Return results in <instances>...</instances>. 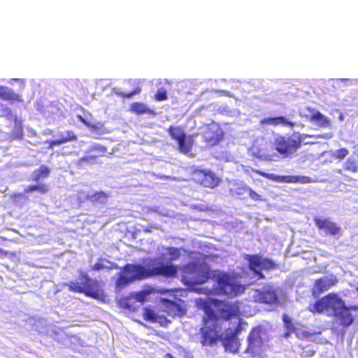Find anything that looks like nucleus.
I'll list each match as a JSON object with an SVG mask.
<instances>
[{"instance_id": "obj_12", "label": "nucleus", "mask_w": 358, "mask_h": 358, "mask_svg": "<svg viewBox=\"0 0 358 358\" xmlns=\"http://www.w3.org/2000/svg\"><path fill=\"white\" fill-rule=\"evenodd\" d=\"M203 326L201 329V344L203 346L213 345L217 341L222 339V334L217 331L219 322H206L205 317L203 320Z\"/></svg>"}, {"instance_id": "obj_16", "label": "nucleus", "mask_w": 358, "mask_h": 358, "mask_svg": "<svg viewBox=\"0 0 358 358\" xmlns=\"http://www.w3.org/2000/svg\"><path fill=\"white\" fill-rule=\"evenodd\" d=\"M159 302L163 306V310L172 317H182L186 315L187 309L184 305V301L179 299L178 302L166 299H160Z\"/></svg>"}, {"instance_id": "obj_11", "label": "nucleus", "mask_w": 358, "mask_h": 358, "mask_svg": "<svg viewBox=\"0 0 358 358\" xmlns=\"http://www.w3.org/2000/svg\"><path fill=\"white\" fill-rule=\"evenodd\" d=\"M224 136L222 129L215 123L207 124L202 132L203 142L207 149L217 145L224 139Z\"/></svg>"}, {"instance_id": "obj_41", "label": "nucleus", "mask_w": 358, "mask_h": 358, "mask_svg": "<svg viewBox=\"0 0 358 358\" xmlns=\"http://www.w3.org/2000/svg\"><path fill=\"white\" fill-rule=\"evenodd\" d=\"M141 89L140 87H136L133 92L129 93H122L121 96L124 98H130L132 96L140 93Z\"/></svg>"}, {"instance_id": "obj_20", "label": "nucleus", "mask_w": 358, "mask_h": 358, "mask_svg": "<svg viewBox=\"0 0 358 358\" xmlns=\"http://www.w3.org/2000/svg\"><path fill=\"white\" fill-rule=\"evenodd\" d=\"M338 282L337 277L333 274L327 275L317 279L314 282V288L317 291H327Z\"/></svg>"}, {"instance_id": "obj_31", "label": "nucleus", "mask_w": 358, "mask_h": 358, "mask_svg": "<svg viewBox=\"0 0 358 358\" xmlns=\"http://www.w3.org/2000/svg\"><path fill=\"white\" fill-rule=\"evenodd\" d=\"M77 118L80 122H81L86 127H87V128L92 132L101 133V131L103 130V123L93 124L80 115H77Z\"/></svg>"}, {"instance_id": "obj_35", "label": "nucleus", "mask_w": 358, "mask_h": 358, "mask_svg": "<svg viewBox=\"0 0 358 358\" xmlns=\"http://www.w3.org/2000/svg\"><path fill=\"white\" fill-rule=\"evenodd\" d=\"M88 297L99 300L103 303L108 301L105 292H84Z\"/></svg>"}, {"instance_id": "obj_3", "label": "nucleus", "mask_w": 358, "mask_h": 358, "mask_svg": "<svg viewBox=\"0 0 358 358\" xmlns=\"http://www.w3.org/2000/svg\"><path fill=\"white\" fill-rule=\"evenodd\" d=\"M199 308L205 313V321L219 322L220 319L229 321L240 316V302H228L213 299H198Z\"/></svg>"}, {"instance_id": "obj_15", "label": "nucleus", "mask_w": 358, "mask_h": 358, "mask_svg": "<svg viewBox=\"0 0 358 358\" xmlns=\"http://www.w3.org/2000/svg\"><path fill=\"white\" fill-rule=\"evenodd\" d=\"M264 333V329L261 325L256 326L250 330L248 336L246 352L254 353L262 348L263 345L262 334Z\"/></svg>"}, {"instance_id": "obj_49", "label": "nucleus", "mask_w": 358, "mask_h": 358, "mask_svg": "<svg viewBox=\"0 0 358 358\" xmlns=\"http://www.w3.org/2000/svg\"><path fill=\"white\" fill-rule=\"evenodd\" d=\"M357 291H358V287H357Z\"/></svg>"}, {"instance_id": "obj_36", "label": "nucleus", "mask_w": 358, "mask_h": 358, "mask_svg": "<svg viewBox=\"0 0 358 358\" xmlns=\"http://www.w3.org/2000/svg\"><path fill=\"white\" fill-rule=\"evenodd\" d=\"M348 153H349V151L347 148H342L341 149L337 150L332 155V157L335 159H338V161H342L348 155Z\"/></svg>"}, {"instance_id": "obj_50", "label": "nucleus", "mask_w": 358, "mask_h": 358, "mask_svg": "<svg viewBox=\"0 0 358 358\" xmlns=\"http://www.w3.org/2000/svg\"><path fill=\"white\" fill-rule=\"evenodd\" d=\"M191 358H193V357H191Z\"/></svg>"}, {"instance_id": "obj_13", "label": "nucleus", "mask_w": 358, "mask_h": 358, "mask_svg": "<svg viewBox=\"0 0 358 358\" xmlns=\"http://www.w3.org/2000/svg\"><path fill=\"white\" fill-rule=\"evenodd\" d=\"M152 292H131L127 297H121L117 299L119 308L129 312H134L137 309L135 306L136 302L143 303L148 301L147 296Z\"/></svg>"}, {"instance_id": "obj_8", "label": "nucleus", "mask_w": 358, "mask_h": 358, "mask_svg": "<svg viewBox=\"0 0 358 358\" xmlns=\"http://www.w3.org/2000/svg\"><path fill=\"white\" fill-rule=\"evenodd\" d=\"M190 180L196 185L209 189H215L222 181V179L214 171L199 166L192 168Z\"/></svg>"}, {"instance_id": "obj_45", "label": "nucleus", "mask_w": 358, "mask_h": 358, "mask_svg": "<svg viewBox=\"0 0 358 358\" xmlns=\"http://www.w3.org/2000/svg\"><path fill=\"white\" fill-rule=\"evenodd\" d=\"M24 197V195L22 193H15L11 196V198L13 201H15L18 199H22Z\"/></svg>"}, {"instance_id": "obj_14", "label": "nucleus", "mask_w": 358, "mask_h": 358, "mask_svg": "<svg viewBox=\"0 0 358 358\" xmlns=\"http://www.w3.org/2000/svg\"><path fill=\"white\" fill-rule=\"evenodd\" d=\"M253 171L261 176L278 182L307 184L312 182V179L306 176H276L260 170H254Z\"/></svg>"}, {"instance_id": "obj_1", "label": "nucleus", "mask_w": 358, "mask_h": 358, "mask_svg": "<svg viewBox=\"0 0 358 358\" xmlns=\"http://www.w3.org/2000/svg\"><path fill=\"white\" fill-rule=\"evenodd\" d=\"M145 266L139 264H127L118 273L115 281V287L118 289H123L131 283L150 277L162 275L166 278L177 276L178 267L173 264H164L152 259Z\"/></svg>"}, {"instance_id": "obj_30", "label": "nucleus", "mask_w": 358, "mask_h": 358, "mask_svg": "<svg viewBox=\"0 0 358 358\" xmlns=\"http://www.w3.org/2000/svg\"><path fill=\"white\" fill-rule=\"evenodd\" d=\"M87 199L92 203H106L108 199V194L104 192H96L87 196Z\"/></svg>"}, {"instance_id": "obj_34", "label": "nucleus", "mask_w": 358, "mask_h": 358, "mask_svg": "<svg viewBox=\"0 0 358 358\" xmlns=\"http://www.w3.org/2000/svg\"><path fill=\"white\" fill-rule=\"evenodd\" d=\"M343 169L346 171L356 173L358 172V162L352 157L348 158L343 165Z\"/></svg>"}, {"instance_id": "obj_5", "label": "nucleus", "mask_w": 358, "mask_h": 358, "mask_svg": "<svg viewBox=\"0 0 358 358\" xmlns=\"http://www.w3.org/2000/svg\"><path fill=\"white\" fill-rule=\"evenodd\" d=\"M241 275L239 273L233 272H224L219 270H210V279L217 285L215 291H244L245 287L239 281ZM214 291L213 289H211Z\"/></svg>"}, {"instance_id": "obj_28", "label": "nucleus", "mask_w": 358, "mask_h": 358, "mask_svg": "<svg viewBox=\"0 0 358 358\" xmlns=\"http://www.w3.org/2000/svg\"><path fill=\"white\" fill-rule=\"evenodd\" d=\"M50 170L45 165H41L38 169L33 171L31 179L35 182H38L41 180L47 178L50 176Z\"/></svg>"}, {"instance_id": "obj_29", "label": "nucleus", "mask_w": 358, "mask_h": 358, "mask_svg": "<svg viewBox=\"0 0 358 358\" xmlns=\"http://www.w3.org/2000/svg\"><path fill=\"white\" fill-rule=\"evenodd\" d=\"M50 191V187L48 184L45 183H40L36 185H32L27 186L24 189V193H31L34 192H37L41 195L47 194Z\"/></svg>"}, {"instance_id": "obj_26", "label": "nucleus", "mask_w": 358, "mask_h": 358, "mask_svg": "<svg viewBox=\"0 0 358 358\" xmlns=\"http://www.w3.org/2000/svg\"><path fill=\"white\" fill-rule=\"evenodd\" d=\"M275 294L276 292H258L255 300L260 303L278 305L280 302Z\"/></svg>"}, {"instance_id": "obj_9", "label": "nucleus", "mask_w": 358, "mask_h": 358, "mask_svg": "<svg viewBox=\"0 0 358 358\" xmlns=\"http://www.w3.org/2000/svg\"><path fill=\"white\" fill-rule=\"evenodd\" d=\"M245 259L248 262V268L258 279L264 278L262 270L271 271L278 268V265L271 259L263 258L259 255H246Z\"/></svg>"}, {"instance_id": "obj_32", "label": "nucleus", "mask_w": 358, "mask_h": 358, "mask_svg": "<svg viewBox=\"0 0 358 358\" xmlns=\"http://www.w3.org/2000/svg\"><path fill=\"white\" fill-rule=\"evenodd\" d=\"M130 110L137 115L149 114L152 110L145 104L141 102H134L130 106Z\"/></svg>"}, {"instance_id": "obj_22", "label": "nucleus", "mask_w": 358, "mask_h": 358, "mask_svg": "<svg viewBox=\"0 0 358 358\" xmlns=\"http://www.w3.org/2000/svg\"><path fill=\"white\" fill-rule=\"evenodd\" d=\"M143 318L145 321L152 323H159L161 326L165 327L171 323V321L164 315H159L154 310L150 307H146L143 313Z\"/></svg>"}, {"instance_id": "obj_6", "label": "nucleus", "mask_w": 358, "mask_h": 358, "mask_svg": "<svg viewBox=\"0 0 358 358\" xmlns=\"http://www.w3.org/2000/svg\"><path fill=\"white\" fill-rule=\"evenodd\" d=\"M311 136L307 134H292L291 136H278L274 139L273 145L276 152L283 157L293 155L301 146L302 141L306 137Z\"/></svg>"}, {"instance_id": "obj_19", "label": "nucleus", "mask_w": 358, "mask_h": 358, "mask_svg": "<svg viewBox=\"0 0 358 358\" xmlns=\"http://www.w3.org/2000/svg\"><path fill=\"white\" fill-rule=\"evenodd\" d=\"M314 222L319 229H323L327 234L336 236L341 234V228L335 223L328 219L315 217Z\"/></svg>"}, {"instance_id": "obj_44", "label": "nucleus", "mask_w": 358, "mask_h": 358, "mask_svg": "<svg viewBox=\"0 0 358 358\" xmlns=\"http://www.w3.org/2000/svg\"><path fill=\"white\" fill-rule=\"evenodd\" d=\"M315 352L313 350H305L303 351V356L305 357H312L315 355Z\"/></svg>"}, {"instance_id": "obj_38", "label": "nucleus", "mask_w": 358, "mask_h": 358, "mask_svg": "<svg viewBox=\"0 0 358 358\" xmlns=\"http://www.w3.org/2000/svg\"><path fill=\"white\" fill-rule=\"evenodd\" d=\"M167 252L171 261L178 259L180 256V249L178 248L169 247L167 248Z\"/></svg>"}, {"instance_id": "obj_23", "label": "nucleus", "mask_w": 358, "mask_h": 358, "mask_svg": "<svg viewBox=\"0 0 358 358\" xmlns=\"http://www.w3.org/2000/svg\"><path fill=\"white\" fill-rule=\"evenodd\" d=\"M259 124L272 125L273 127L282 125L287 126L291 128L296 125L294 122L288 120L285 117L283 116L264 117L259 121Z\"/></svg>"}, {"instance_id": "obj_18", "label": "nucleus", "mask_w": 358, "mask_h": 358, "mask_svg": "<svg viewBox=\"0 0 358 358\" xmlns=\"http://www.w3.org/2000/svg\"><path fill=\"white\" fill-rule=\"evenodd\" d=\"M240 331L238 327L235 328L229 334H227L223 338L222 337V345L226 352L230 353H237L239 350L241 343L238 339V334Z\"/></svg>"}, {"instance_id": "obj_4", "label": "nucleus", "mask_w": 358, "mask_h": 358, "mask_svg": "<svg viewBox=\"0 0 358 358\" xmlns=\"http://www.w3.org/2000/svg\"><path fill=\"white\" fill-rule=\"evenodd\" d=\"M181 281L187 289L173 288V289H157L150 287L145 291H212L211 289L196 288L197 286L202 285L207 282L210 279V268L201 269L199 265L190 262L180 266Z\"/></svg>"}, {"instance_id": "obj_39", "label": "nucleus", "mask_w": 358, "mask_h": 358, "mask_svg": "<svg viewBox=\"0 0 358 358\" xmlns=\"http://www.w3.org/2000/svg\"><path fill=\"white\" fill-rule=\"evenodd\" d=\"M155 100L157 101H163L168 99L167 92L164 88L159 89L154 96Z\"/></svg>"}, {"instance_id": "obj_47", "label": "nucleus", "mask_w": 358, "mask_h": 358, "mask_svg": "<svg viewBox=\"0 0 358 358\" xmlns=\"http://www.w3.org/2000/svg\"><path fill=\"white\" fill-rule=\"evenodd\" d=\"M164 358H174V357L171 353H166Z\"/></svg>"}, {"instance_id": "obj_33", "label": "nucleus", "mask_w": 358, "mask_h": 358, "mask_svg": "<svg viewBox=\"0 0 358 358\" xmlns=\"http://www.w3.org/2000/svg\"><path fill=\"white\" fill-rule=\"evenodd\" d=\"M2 113L1 114V117H4L8 120H13L17 126H18L20 129H22V122L21 121L17 118V116H15L13 115V112L11 109L6 106H2L1 108Z\"/></svg>"}, {"instance_id": "obj_24", "label": "nucleus", "mask_w": 358, "mask_h": 358, "mask_svg": "<svg viewBox=\"0 0 358 358\" xmlns=\"http://www.w3.org/2000/svg\"><path fill=\"white\" fill-rule=\"evenodd\" d=\"M78 140L77 136L71 130L66 131L64 135L61 134L59 138L51 140L48 141V149H53L56 145L66 143L69 142L76 141Z\"/></svg>"}, {"instance_id": "obj_46", "label": "nucleus", "mask_w": 358, "mask_h": 358, "mask_svg": "<svg viewBox=\"0 0 358 358\" xmlns=\"http://www.w3.org/2000/svg\"><path fill=\"white\" fill-rule=\"evenodd\" d=\"M295 331H289V329H286V332L284 334V337L287 338L290 336L292 333H294Z\"/></svg>"}, {"instance_id": "obj_21", "label": "nucleus", "mask_w": 358, "mask_h": 358, "mask_svg": "<svg viewBox=\"0 0 358 358\" xmlns=\"http://www.w3.org/2000/svg\"><path fill=\"white\" fill-rule=\"evenodd\" d=\"M106 151L107 148L105 146L95 145L90 148L89 152H96L98 155H91L83 157L78 159V164L83 166L87 164H94L96 162L97 158L99 157L103 156Z\"/></svg>"}, {"instance_id": "obj_25", "label": "nucleus", "mask_w": 358, "mask_h": 358, "mask_svg": "<svg viewBox=\"0 0 358 358\" xmlns=\"http://www.w3.org/2000/svg\"><path fill=\"white\" fill-rule=\"evenodd\" d=\"M0 99L13 102H22V96L6 86H0Z\"/></svg>"}, {"instance_id": "obj_7", "label": "nucleus", "mask_w": 358, "mask_h": 358, "mask_svg": "<svg viewBox=\"0 0 358 358\" xmlns=\"http://www.w3.org/2000/svg\"><path fill=\"white\" fill-rule=\"evenodd\" d=\"M166 131L171 138L176 143L177 150L180 153L187 157H193L192 150L194 145L193 135H187L181 126L171 125Z\"/></svg>"}, {"instance_id": "obj_48", "label": "nucleus", "mask_w": 358, "mask_h": 358, "mask_svg": "<svg viewBox=\"0 0 358 358\" xmlns=\"http://www.w3.org/2000/svg\"><path fill=\"white\" fill-rule=\"evenodd\" d=\"M211 293H212V294H215V292H211ZM221 293H222V292H216V294H221ZM222 293H223V294H228V293L231 294L232 292H222ZM234 296H236V295H237V294H238V292H234Z\"/></svg>"}, {"instance_id": "obj_27", "label": "nucleus", "mask_w": 358, "mask_h": 358, "mask_svg": "<svg viewBox=\"0 0 358 358\" xmlns=\"http://www.w3.org/2000/svg\"><path fill=\"white\" fill-rule=\"evenodd\" d=\"M307 110L312 113L311 116L309 118L310 122H315L320 127H327L330 125V122L327 117L322 115L320 112L307 108Z\"/></svg>"}, {"instance_id": "obj_37", "label": "nucleus", "mask_w": 358, "mask_h": 358, "mask_svg": "<svg viewBox=\"0 0 358 358\" xmlns=\"http://www.w3.org/2000/svg\"><path fill=\"white\" fill-rule=\"evenodd\" d=\"M282 321L285 329H289V331L296 330L295 326L292 319L287 314L282 315Z\"/></svg>"}, {"instance_id": "obj_10", "label": "nucleus", "mask_w": 358, "mask_h": 358, "mask_svg": "<svg viewBox=\"0 0 358 358\" xmlns=\"http://www.w3.org/2000/svg\"><path fill=\"white\" fill-rule=\"evenodd\" d=\"M249 152L252 157L264 161H272L275 156L272 152L270 143L262 136L254 140L249 148Z\"/></svg>"}, {"instance_id": "obj_42", "label": "nucleus", "mask_w": 358, "mask_h": 358, "mask_svg": "<svg viewBox=\"0 0 358 358\" xmlns=\"http://www.w3.org/2000/svg\"><path fill=\"white\" fill-rule=\"evenodd\" d=\"M8 255L11 256H15V252H8L1 248H0V259H4L8 257Z\"/></svg>"}, {"instance_id": "obj_43", "label": "nucleus", "mask_w": 358, "mask_h": 358, "mask_svg": "<svg viewBox=\"0 0 358 358\" xmlns=\"http://www.w3.org/2000/svg\"><path fill=\"white\" fill-rule=\"evenodd\" d=\"M104 268V265L100 262H96L92 266L91 269L93 271H99Z\"/></svg>"}, {"instance_id": "obj_17", "label": "nucleus", "mask_w": 358, "mask_h": 358, "mask_svg": "<svg viewBox=\"0 0 358 358\" xmlns=\"http://www.w3.org/2000/svg\"><path fill=\"white\" fill-rule=\"evenodd\" d=\"M80 285H76L74 282H70V288L74 291H96L99 287L97 280L91 278L87 273L80 271L79 274Z\"/></svg>"}, {"instance_id": "obj_40", "label": "nucleus", "mask_w": 358, "mask_h": 358, "mask_svg": "<svg viewBox=\"0 0 358 358\" xmlns=\"http://www.w3.org/2000/svg\"><path fill=\"white\" fill-rule=\"evenodd\" d=\"M248 191L250 198L252 199V200H254L255 201H263L262 196L260 194H259L258 193H257L256 192H255L251 188H249Z\"/></svg>"}, {"instance_id": "obj_2", "label": "nucleus", "mask_w": 358, "mask_h": 358, "mask_svg": "<svg viewBox=\"0 0 358 358\" xmlns=\"http://www.w3.org/2000/svg\"><path fill=\"white\" fill-rule=\"evenodd\" d=\"M308 310L313 314L325 313L327 316H332L337 324L346 329L354 323L357 315L352 312L358 311V306H346L341 298L335 293L329 292L310 304Z\"/></svg>"}]
</instances>
